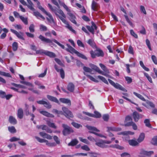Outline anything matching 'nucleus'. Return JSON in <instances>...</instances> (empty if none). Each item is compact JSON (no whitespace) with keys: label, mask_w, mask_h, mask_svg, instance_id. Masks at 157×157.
Returning <instances> with one entry per match:
<instances>
[{"label":"nucleus","mask_w":157,"mask_h":157,"mask_svg":"<svg viewBox=\"0 0 157 157\" xmlns=\"http://www.w3.org/2000/svg\"><path fill=\"white\" fill-rule=\"evenodd\" d=\"M48 6L51 10L55 14L59 17L62 21L66 25V27L73 33H76L75 31L72 29L71 26L70 25L68 22L64 19L66 16L62 10L60 9H57L53 8L52 5L49 3L48 4Z\"/></svg>","instance_id":"obj_1"},{"label":"nucleus","mask_w":157,"mask_h":157,"mask_svg":"<svg viewBox=\"0 0 157 157\" xmlns=\"http://www.w3.org/2000/svg\"><path fill=\"white\" fill-rule=\"evenodd\" d=\"M38 37L39 39L44 43L50 44L52 43V41H53L54 42L57 44L59 46H60L62 48L64 49L65 48V47L64 45L61 44L56 39H53L51 40L49 39L45 38V37L41 35H40Z\"/></svg>","instance_id":"obj_2"},{"label":"nucleus","mask_w":157,"mask_h":157,"mask_svg":"<svg viewBox=\"0 0 157 157\" xmlns=\"http://www.w3.org/2000/svg\"><path fill=\"white\" fill-rule=\"evenodd\" d=\"M132 119L131 116H127L125 118L124 126L126 127L132 126L133 129L134 130H136L137 127L136 124L132 121Z\"/></svg>","instance_id":"obj_3"},{"label":"nucleus","mask_w":157,"mask_h":157,"mask_svg":"<svg viewBox=\"0 0 157 157\" xmlns=\"http://www.w3.org/2000/svg\"><path fill=\"white\" fill-rule=\"evenodd\" d=\"M67 48L66 49V50L69 52L71 53H75L78 56L82 58V59H87L86 57L83 54L79 52L76 50H75L74 48L70 46L69 44H67Z\"/></svg>","instance_id":"obj_4"},{"label":"nucleus","mask_w":157,"mask_h":157,"mask_svg":"<svg viewBox=\"0 0 157 157\" xmlns=\"http://www.w3.org/2000/svg\"><path fill=\"white\" fill-rule=\"evenodd\" d=\"M95 141L96 145L102 148L109 147L108 146L106 145V144H109L112 143V141L110 140H103L102 139L95 140Z\"/></svg>","instance_id":"obj_5"},{"label":"nucleus","mask_w":157,"mask_h":157,"mask_svg":"<svg viewBox=\"0 0 157 157\" xmlns=\"http://www.w3.org/2000/svg\"><path fill=\"white\" fill-rule=\"evenodd\" d=\"M90 53L92 58L94 59L96 58V56L103 57L104 56V53L103 51L99 49H96L94 51L91 50L90 52Z\"/></svg>","instance_id":"obj_6"},{"label":"nucleus","mask_w":157,"mask_h":157,"mask_svg":"<svg viewBox=\"0 0 157 157\" xmlns=\"http://www.w3.org/2000/svg\"><path fill=\"white\" fill-rule=\"evenodd\" d=\"M62 127L63 128L62 132L64 136H67L74 132V130L72 128L67 124H63Z\"/></svg>","instance_id":"obj_7"},{"label":"nucleus","mask_w":157,"mask_h":157,"mask_svg":"<svg viewBox=\"0 0 157 157\" xmlns=\"http://www.w3.org/2000/svg\"><path fill=\"white\" fill-rule=\"evenodd\" d=\"M35 138L40 143H42L44 142L46 143V144L50 147H55L56 146V144L54 142L50 143L48 141L43 139H41L40 137L36 136Z\"/></svg>","instance_id":"obj_8"},{"label":"nucleus","mask_w":157,"mask_h":157,"mask_svg":"<svg viewBox=\"0 0 157 157\" xmlns=\"http://www.w3.org/2000/svg\"><path fill=\"white\" fill-rule=\"evenodd\" d=\"M62 110L63 112V115L67 118L70 119V118H72L74 117V116L71 112L67 108L65 107H63Z\"/></svg>","instance_id":"obj_9"},{"label":"nucleus","mask_w":157,"mask_h":157,"mask_svg":"<svg viewBox=\"0 0 157 157\" xmlns=\"http://www.w3.org/2000/svg\"><path fill=\"white\" fill-rule=\"evenodd\" d=\"M153 151H147L143 149L140 150V155L141 157H151V155L154 154Z\"/></svg>","instance_id":"obj_10"},{"label":"nucleus","mask_w":157,"mask_h":157,"mask_svg":"<svg viewBox=\"0 0 157 157\" xmlns=\"http://www.w3.org/2000/svg\"><path fill=\"white\" fill-rule=\"evenodd\" d=\"M87 128L90 131V132L91 133L94 134L97 136L100 137L101 136V135L96 132H99L100 131L94 127L90 126H87Z\"/></svg>","instance_id":"obj_11"},{"label":"nucleus","mask_w":157,"mask_h":157,"mask_svg":"<svg viewBox=\"0 0 157 157\" xmlns=\"http://www.w3.org/2000/svg\"><path fill=\"white\" fill-rule=\"evenodd\" d=\"M10 31L13 33L15 34L18 38L21 39L22 40H25V39L23 37V33L21 32H18L17 31L13 29H10Z\"/></svg>","instance_id":"obj_12"},{"label":"nucleus","mask_w":157,"mask_h":157,"mask_svg":"<svg viewBox=\"0 0 157 157\" xmlns=\"http://www.w3.org/2000/svg\"><path fill=\"white\" fill-rule=\"evenodd\" d=\"M143 116L142 114H139L136 111L133 112L132 114V117L135 122H137L140 118H142Z\"/></svg>","instance_id":"obj_13"},{"label":"nucleus","mask_w":157,"mask_h":157,"mask_svg":"<svg viewBox=\"0 0 157 157\" xmlns=\"http://www.w3.org/2000/svg\"><path fill=\"white\" fill-rule=\"evenodd\" d=\"M92 25L91 26L89 25H86V28L90 32L93 34H94V29L97 30V27L93 22H92Z\"/></svg>","instance_id":"obj_14"},{"label":"nucleus","mask_w":157,"mask_h":157,"mask_svg":"<svg viewBox=\"0 0 157 157\" xmlns=\"http://www.w3.org/2000/svg\"><path fill=\"white\" fill-rule=\"evenodd\" d=\"M99 65L101 68L104 71L103 73H104V75H102L106 77H109V76L108 75L109 73V71L106 67L104 65L101 63H100Z\"/></svg>","instance_id":"obj_15"},{"label":"nucleus","mask_w":157,"mask_h":157,"mask_svg":"<svg viewBox=\"0 0 157 157\" xmlns=\"http://www.w3.org/2000/svg\"><path fill=\"white\" fill-rule=\"evenodd\" d=\"M69 16V18L70 20L75 25H77V23L76 21V16L71 13H68Z\"/></svg>","instance_id":"obj_16"},{"label":"nucleus","mask_w":157,"mask_h":157,"mask_svg":"<svg viewBox=\"0 0 157 157\" xmlns=\"http://www.w3.org/2000/svg\"><path fill=\"white\" fill-rule=\"evenodd\" d=\"M120 9L125 14V15H124V17L127 22H128L131 26H132L133 25V24L129 20L128 16L126 15V14H127V13L126 10H124V8L122 6L120 7Z\"/></svg>","instance_id":"obj_17"},{"label":"nucleus","mask_w":157,"mask_h":157,"mask_svg":"<svg viewBox=\"0 0 157 157\" xmlns=\"http://www.w3.org/2000/svg\"><path fill=\"white\" fill-rule=\"evenodd\" d=\"M54 67L57 72H60L61 77L63 79L65 77V73L63 69L61 68L60 69H58V66L56 65H55Z\"/></svg>","instance_id":"obj_18"},{"label":"nucleus","mask_w":157,"mask_h":157,"mask_svg":"<svg viewBox=\"0 0 157 157\" xmlns=\"http://www.w3.org/2000/svg\"><path fill=\"white\" fill-rule=\"evenodd\" d=\"M46 15L48 16V17H47L46 19L47 21L50 23H54V20L53 18V17L51 14L47 12H45L44 13Z\"/></svg>","instance_id":"obj_19"},{"label":"nucleus","mask_w":157,"mask_h":157,"mask_svg":"<svg viewBox=\"0 0 157 157\" xmlns=\"http://www.w3.org/2000/svg\"><path fill=\"white\" fill-rule=\"evenodd\" d=\"M21 83L25 85L28 86L32 87V88H28V89L29 90L33 91V87L34 86L31 83L26 82L25 81H21L20 82Z\"/></svg>","instance_id":"obj_20"},{"label":"nucleus","mask_w":157,"mask_h":157,"mask_svg":"<svg viewBox=\"0 0 157 157\" xmlns=\"http://www.w3.org/2000/svg\"><path fill=\"white\" fill-rule=\"evenodd\" d=\"M39 112L43 115L48 117H54V116L53 114L50 113L48 112L45 111H39Z\"/></svg>","instance_id":"obj_21"},{"label":"nucleus","mask_w":157,"mask_h":157,"mask_svg":"<svg viewBox=\"0 0 157 157\" xmlns=\"http://www.w3.org/2000/svg\"><path fill=\"white\" fill-rule=\"evenodd\" d=\"M99 7L98 4L94 0H93L91 4L92 9L94 11H97L99 8Z\"/></svg>","instance_id":"obj_22"},{"label":"nucleus","mask_w":157,"mask_h":157,"mask_svg":"<svg viewBox=\"0 0 157 157\" xmlns=\"http://www.w3.org/2000/svg\"><path fill=\"white\" fill-rule=\"evenodd\" d=\"M39 134L41 137L44 138H45L48 140H51L52 139V136L44 132H40L39 133Z\"/></svg>","instance_id":"obj_23"},{"label":"nucleus","mask_w":157,"mask_h":157,"mask_svg":"<svg viewBox=\"0 0 157 157\" xmlns=\"http://www.w3.org/2000/svg\"><path fill=\"white\" fill-rule=\"evenodd\" d=\"M90 67L92 69L95 71L99 74L101 75H104V73H103V71H101L99 68L96 65L94 64H92L91 65H90Z\"/></svg>","instance_id":"obj_24"},{"label":"nucleus","mask_w":157,"mask_h":157,"mask_svg":"<svg viewBox=\"0 0 157 157\" xmlns=\"http://www.w3.org/2000/svg\"><path fill=\"white\" fill-rule=\"evenodd\" d=\"M8 121L10 123L13 125L16 124L17 123V121L15 118L12 116H9Z\"/></svg>","instance_id":"obj_25"},{"label":"nucleus","mask_w":157,"mask_h":157,"mask_svg":"<svg viewBox=\"0 0 157 157\" xmlns=\"http://www.w3.org/2000/svg\"><path fill=\"white\" fill-rule=\"evenodd\" d=\"M47 98L49 100L52 101L54 102L57 103L59 104V101L56 98L49 95H48L47 96Z\"/></svg>","instance_id":"obj_26"},{"label":"nucleus","mask_w":157,"mask_h":157,"mask_svg":"<svg viewBox=\"0 0 157 157\" xmlns=\"http://www.w3.org/2000/svg\"><path fill=\"white\" fill-rule=\"evenodd\" d=\"M107 132H109L110 131H120L121 130L120 128H117L115 127H107Z\"/></svg>","instance_id":"obj_27"},{"label":"nucleus","mask_w":157,"mask_h":157,"mask_svg":"<svg viewBox=\"0 0 157 157\" xmlns=\"http://www.w3.org/2000/svg\"><path fill=\"white\" fill-rule=\"evenodd\" d=\"M23 111L22 108H19L17 110V116L19 119H21L23 117Z\"/></svg>","instance_id":"obj_28"},{"label":"nucleus","mask_w":157,"mask_h":157,"mask_svg":"<svg viewBox=\"0 0 157 157\" xmlns=\"http://www.w3.org/2000/svg\"><path fill=\"white\" fill-rule=\"evenodd\" d=\"M61 102L67 104L69 105H71V101L70 100L65 98H60L59 99Z\"/></svg>","instance_id":"obj_29"},{"label":"nucleus","mask_w":157,"mask_h":157,"mask_svg":"<svg viewBox=\"0 0 157 157\" xmlns=\"http://www.w3.org/2000/svg\"><path fill=\"white\" fill-rule=\"evenodd\" d=\"M67 90L70 92H73L75 89V86L72 83H69L67 87Z\"/></svg>","instance_id":"obj_30"},{"label":"nucleus","mask_w":157,"mask_h":157,"mask_svg":"<svg viewBox=\"0 0 157 157\" xmlns=\"http://www.w3.org/2000/svg\"><path fill=\"white\" fill-rule=\"evenodd\" d=\"M29 4L27 6L28 8L33 11H35V9L33 7V4L31 0H27Z\"/></svg>","instance_id":"obj_31"},{"label":"nucleus","mask_w":157,"mask_h":157,"mask_svg":"<svg viewBox=\"0 0 157 157\" xmlns=\"http://www.w3.org/2000/svg\"><path fill=\"white\" fill-rule=\"evenodd\" d=\"M78 143V141L76 139H73L68 144V146H74L77 145Z\"/></svg>","instance_id":"obj_32"},{"label":"nucleus","mask_w":157,"mask_h":157,"mask_svg":"<svg viewBox=\"0 0 157 157\" xmlns=\"http://www.w3.org/2000/svg\"><path fill=\"white\" fill-rule=\"evenodd\" d=\"M145 134L144 133H141L140 134L139 138L137 140L138 143H140L143 141L144 139Z\"/></svg>","instance_id":"obj_33"},{"label":"nucleus","mask_w":157,"mask_h":157,"mask_svg":"<svg viewBox=\"0 0 157 157\" xmlns=\"http://www.w3.org/2000/svg\"><path fill=\"white\" fill-rule=\"evenodd\" d=\"M44 54L51 58H54L56 57V55L54 53L49 51H45Z\"/></svg>","instance_id":"obj_34"},{"label":"nucleus","mask_w":157,"mask_h":157,"mask_svg":"<svg viewBox=\"0 0 157 157\" xmlns=\"http://www.w3.org/2000/svg\"><path fill=\"white\" fill-rule=\"evenodd\" d=\"M128 142L130 145L132 146H136L138 145V142L135 140H131L128 141Z\"/></svg>","instance_id":"obj_35"},{"label":"nucleus","mask_w":157,"mask_h":157,"mask_svg":"<svg viewBox=\"0 0 157 157\" xmlns=\"http://www.w3.org/2000/svg\"><path fill=\"white\" fill-rule=\"evenodd\" d=\"M134 134V132H132L130 131H124L122 132H120L118 133V135H133Z\"/></svg>","instance_id":"obj_36"},{"label":"nucleus","mask_w":157,"mask_h":157,"mask_svg":"<svg viewBox=\"0 0 157 157\" xmlns=\"http://www.w3.org/2000/svg\"><path fill=\"white\" fill-rule=\"evenodd\" d=\"M33 11V15L36 16L37 18H38L39 17H40L43 20L45 19L44 17L39 12L37 11Z\"/></svg>","instance_id":"obj_37"},{"label":"nucleus","mask_w":157,"mask_h":157,"mask_svg":"<svg viewBox=\"0 0 157 157\" xmlns=\"http://www.w3.org/2000/svg\"><path fill=\"white\" fill-rule=\"evenodd\" d=\"M133 94L136 96L137 98L142 100L143 101H146V99L144 98L141 94H138L136 92H133Z\"/></svg>","instance_id":"obj_38"},{"label":"nucleus","mask_w":157,"mask_h":157,"mask_svg":"<svg viewBox=\"0 0 157 157\" xmlns=\"http://www.w3.org/2000/svg\"><path fill=\"white\" fill-rule=\"evenodd\" d=\"M8 130L11 133H14L16 132V130L14 126H11L8 127Z\"/></svg>","instance_id":"obj_39"},{"label":"nucleus","mask_w":157,"mask_h":157,"mask_svg":"<svg viewBox=\"0 0 157 157\" xmlns=\"http://www.w3.org/2000/svg\"><path fill=\"white\" fill-rule=\"evenodd\" d=\"M87 43L92 47H94L95 46V44L94 40L92 39H89L87 41Z\"/></svg>","instance_id":"obj_40"},{"label":"nucleus","mask_w":157,"mask_h":157,"mask_svg":"<svg viewBox=\"0 0 157 157\" xmlns=\"http://www.w3.org/2000/svg\"><path fill=\"white\" fill-rule=\"evenodd\" d=\"M20 19L25 25H27L28 24V21L27 18H25L22 16H21L20 17Z\"/></svg>","instance_id":"obj_41"},{"label":"nucleus","mask_w":157,"mask_h":157,"mask_svg":"<svg viewBox=\"0 0 157 157\" xmlns=\"http://www.w3.org/2000/svg\"><path fill=\"white\" fill-rule=\"evenodd\" d=\"M84 74L89 78L91 81L96 82H98V80L96 79L93 76L89 75H86L85 72H84Z\"/></svg>","instance_id":"obj_42"},{"label":"nucleus","mask_w":157,"mask_h":157,"mask_svg":"<svg viewBox=\"0 0 157 157\" xmlns=\"http://www.w3.org/2000/svg\"><path fill=\"white\" fill-rule=\"evenodd\" d=\"M98 77L105 83L108 84L109 83L107 80L104 77L98 75Z\"/></svg>","instance_id":"obj_43"},{"label":"nucleus","mask_w":157,"mask_h":157,"mask_svg":"<svg viewBox=\"0 0 157 157\" xmlns=\"http://www.w3.org/2000/svg\"><path fill=\"white\" fill-rule=\"evenodd\" d=\"M152 144L157 146V136H154L151 140Z\"/></svg>","instance_id":"obj_44"},{"label":"nucleus","mask_w":157,"mask_h":157,"mask_svg":"<svg viewBox=\"0 0 157 157\" xmlns=\"http://www.w3.org/2000/svg\"><path fill=\"white\" fill-rule=\"evenodd\" d=\"M12 48L13 50L15 51L17 50L18 48V43L16 42H14L12 44Z\"/></svg>","instance_id":"obj_45"},{"label":"nucleus","mask_w":157,"mask_h":157,"mask_svg":"<svg viewBox=\"0 0 157 157\" xmlns=\"http://www.w3.org/2000/svg\"><path fill=\"white\" fill-rule=\"evenodd\" d=\"M144 75L147 78L148 81L151 83L153 82L151 78L149 75L146 72H144Z\"/></svg>","instance_id":"obj_46"},{"label":"nucleus","mask_w":157,"mask_h":157,"mask_svg":"<svg viewBox=\"0 0 157 157\" xmlns=\"http://www.w3.org/2000/svg\"><path fill=\"white\" fill-rule=\"evenodd\" d=\"M40 29L41 31L45 32L47 31V28L43 25H40Z\"/></svg>","instance_id":"obj_47"},{"label":"nucleus","mask_w":157,"mask_h":157,"mask_svg":"<svg viewBox=\"0 0 157 157\" xmlns=\"http://www.w3.org/2000/svg\"><path fill=\"white\" fill-rule=\"evenodd\" d=\"M47 124L49 127L51 128H54L55 129L57 128V127L53 123H51L50 121H48L47 122Z\"/></svg>","instance_id":"obj_48"},{"label":"nucleus","mask_w":157,"mask_h":157,"mask_svg":"<svg viewBox=\"0 0 157 157\" xmlns=\"http://www.w3.org/2000/svg\"><path fill=\"white\" fill-rule=\"evenodd\" d=\"M110 147L113 148H116L120 150H122L124 149V147L121 146L118 144L112 145H111Z\"/></svg>","instance_id":"obj_49"},{"label":"nucleus","mask_w":157,"mask_h":157,"mask_svg":"<svg viewBox=\"0 0 157 157\" xmlns=\"http://www.w3.org/2000/svg\"><path fill=\"white\" fill-rule=\"evenodd\" d=\"M144 123L146 126L149 127H151V125L150 123V120L148 119H145L144 121Z\"/></svg>","instance_id":"obj_50"},{"label":"nucleus","mask_w":157,"mask_h":157,"mask_svg":"<svg viewBox=\"0 0 157 157\" xmlns=\"http://www.w3.org/2000/svg\"><path fill=\"white\" fill-rule=\"evenodd\" d=\"M115 88L120 90H123V87L119 84L118 83H115V85H114V86Z\"/></svg>","instance_id":"obj_51"},{"label":"nucleus","mask_w":157,"mask_h":157,"mask_svg":"<svg viewBox=\"0 0 157 157\" xmlns=\"http://www.w3.org/2000/svg\"><path fill=\"white\" fill-rule=\"evenodd\" d=\"M71 124L75 127L77 128H79L80 127H82L81 124L74 122H72Z\"/></svg>","instance_id":"obj_52"},{"label":"nucleus","mask_w":157,"mask_h":157,"mask_svg":"<svg viewBox=\"0 0 157 157\" xmlns=\"http://www.w3.org/2000/svg\"><path fill=\"white\" fill-rule=\"evenodd\" d=\"M35 26L33 24H31L29 27V29L31 33H34L35 32Z\"/></svg>","instance_id":"obj_53"},{"label":"nucleus","mask_w":157,"mask_h":157,"mask_svg":"<svg viewBox=\"0 0 157 157\" xmlns=\"http://www.w3.org/2000/svg\"><path fill=\"white\" fill-rule=\"evenodd\" d=\"M125 78L128 84H130L132 82V79L131 77L129 76H125Z\"/></svg>","instance_id":"obj_54"},{"label":"nucleus","mask_w":157,"mask_h":157,"mask_svg":"<svg viewBox=\"0 0 157 157\" xmlns=\"http://www.w3.org/2000/svg\"><path fill=\"white\" fill-rule=\"evenodd\" d=\"M79 139L83 143L86 144H89V141L86 139H83L81 137H79Z\"/></svg>","instance_id":"obj_55"},{"label":"nucleus","mask_w":157,"mask_h":157,"mask_svg":"<svg viewBox=\"0 0 157 157\" xmlns=\"http://www.w3.org/2000/svg\"><path fill=\"white\" fill-rule=\"evenodd\" d=\"M94 114L93 117L96 118H100L101 117V114L98 112L95 111L94 112Z\"/></svg>","instance_id":"obj_56"},{"label":"nucleus","mask_w":157,"mask_h":157,"mask_svg":"<svg viewBox=\"0 0 157 157\" xmlns=\"http://www.w3.org/2000/svg\"><path fill=\"white\" fill-rule=\"evenodd\" d=\"M47 71V68H46L45 69V70L44 73H41L39 75L38 77L39 78H43L44 77L46 74Z\"/></svg>","instance_id":"obj_57"},{"label":"nucleus","mask_w":157,"mask_h":157,"mask_svg":"<svg viewBox=\"0 0 157 157\" xmlns=\"http://www.w3.org/2000/svg\"><path fill=\"white\" fill-rule=\"evenodd\" d=\"M146 44L148 48L149 49L151 50H152V49L151 47V45L150 44V42L149 40L148 39H146Z\"/></svg>","instance_id":"obj_58"},{"label":"nucleus","mask_w":157,"mask_h":157,"mask_svg":"<svg viewBox=\"0 0 157 157\" xmlns=\"http://www.w3.org/2000/svg\"><path fill=\"white\" fill-rule=\"evenodd\" d=\"M44 106L46 108L48 109L51 108L52 107V105L50 103L48 102H47L46 101H45L44 104Z\"/></svg>","instance_id":"obj_59"},{"label":"nucleus","mask_w":157,"mask_h":157,"mask_svg":"<svg viewBox=\"0 0 157 157\" xmlns=\"http://www.w3.org/2000/svg\"><path fill=\"white\" fill-rule=\"evenodd\" d=\"M83 69L85 72L91 73L92 71V70L90 68L87 67L86 66L83 67Z\"/></svg>","instance_id":"obj_60"},{"label":"nucleus","mask_w":157,"mask_h":157,"mask_svg":"<svg viewBox=\"0 0 157 157\" xmlns=\"http://www.w3.org/2000/svg\"><path fill=\"white\" fill-rule=\"evenodd\" d=\"M102 118L104 121H107L109 119V116L108 114H104L103 115Z\"/></svg>","instance_id":"obj_61"},{"label":"nucleus","mask_w":157,"mask_h":157,"mask_svg":"<svg viewBox=\"0 0 157 157\" xmlns=\"http://www.w3.org/2000/svg\"><path fill=\"white\" fill-rule=\"evenodd\" d=\"M151 59L153 63L156 65H157V59L155 55H152L151 57Z\"/></svg>","instance_id":"obj_62"},{"label":"nucleus","mask_w":157,"mask_h":157,"mask_svg":"<svg viewBox=\"0 0 157 157\" xmlns=\"http://www.w3.org/2000/svg\"><path fill=\"white\" fill-rule=\"evenodd\" d=\"M130 33L134 37L136 38H137L138 37V36L137 34H136L134 31L133 30L131 29L130 30Z\"/></svg>","instance_id":"obj_63"},{"label":"nucleus","mask_w":157,"mask_h":157,"mask_svg":"<svg viewBox=\"0 0 157 157\" xmlns=\"http://www.w3.org/2000/svg\"><path fill=\"white\" fill-rule=\"evenodd\" d=\"M121 157H130V155L127 152H124L121 154Z\"/></svg>","instance_id":"obj_64"}]
</instances>
